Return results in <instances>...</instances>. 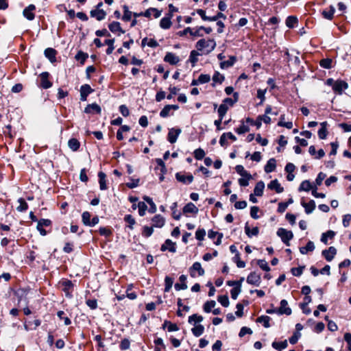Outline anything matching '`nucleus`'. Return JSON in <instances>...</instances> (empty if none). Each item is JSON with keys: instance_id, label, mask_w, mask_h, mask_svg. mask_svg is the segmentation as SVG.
I'll return each mask as SVG.
<instances>
[{"instance_id": "1", "label": "nucleus", "mask_w": 351, "mask_h": 351, "mask_svg": "<svg viewBox=\"0 0 351 351\" xmlns=\"http://www.w3.org/2000/svg\"><path fill=\"white\" fill-rule=\"evenodd\" d=\"M216 43L213 39H200L195 45V47L198 51L206 49V53H209L215 49Z\"/></svg>"}, {"instance_id": "2", "label": "nucleus", "mask_w": 351, "mask_h": 351, "mask_svg": "<svg viewBox=\"0 0 351 351\" xmlns=\"http://www.w3.org/2000/svg\"><path fill=\"white\" fill-rule=\"evenodd\" d=\"M277 235L280 237L282 241L287 245L289 246V241L293 239V234L291 230H287L285 228H280L277 230Z\"/></svg>"}, {"instance_id": "3", "label": "nucleus", "mask_w": 351, "mask_h": 351, "mask_svg": "<svg viewBox=\"0 0 351 351\" xmlns=\"http://www.w3.org/2000/svg\"><path fill=\"white\" fill-rule=\"evenodd\" d=\"M60 285L62 287V290L65 293L66 296L67 298H71V292L73 289V284L72 281L69 280H64L60 282Z\"/></svg>"}, {"instance_id": "4", "label": "nucleus", "mask_w": 351, "mask_h": 351, "mask_svg": "<svg viewBox=\"0 0 351 351\" xmlns=\"http://www.w3.org/2000/svg\"><path fill=\"white\" fill-rule=\"evenodd\" d=\"M348 88V84L343 80H336L332 90L338 95H341L343 90Z\"/></svg>"}, {"instance_id": "5", "label": "nucleus", "mask_w": 351, "mask_h": 351, "mask_svg": "<svg viewBox=\"0 0 351 351\" xmlns=\"http://www.w3.org/2000/svg\"><path fill=\"white\" fill-rule=\"evenodd\" d=\"M190 275L194 278L196 276L195 271L198 272V275L202 276L204 274V269L202 267L200 263L195 262L189 269Z\"/></svg>"}, {"instance_id": "6", "label": "nucleus", "mask_w": 351, "mask_h": 351, "mask_svg": "<svg viewBox=\"0 0 351 351\" xmlns=\"http://www.w3.org/2000/svg\"><path fill=\"white\" fill-rule=\"evenodd\" d=\"M261 275L256 272L250 273L247 277V282L248 284L258 287L261 284Z\"/></svg>"}, {"instance_id": "7", "label": "nucleus", "mask_w": 351, "mask_h": 351, "mask_svg": "<svg viewBox=\"0 0 351 351\" xmlns=\"http://www.w3.org/2000/svg\"><path fill=\"white\" fill-rule=\"evenodd\" d=\"M176 180L185 184H191L193 181V176L192 174L184 175L180 172L176 174Z\"/></svg>"}, {"instance_id": "8", "label": "nucleus", "mask_w": 351, "mask_h": 351, "mask_svg": "<svg viewBox=\"0 0 351 351\" xmlns=\"http://www.w3.org/2000/svg\"><path fill=\"white\" fill-rule=\"evenodd\" d=\"M93 92L90 85L84 84L80 87V99L81 101H86L87 97L89 94Z\"/></svg>"}, {"instance_id": "9", "label": "nucleus", "mask_w": 351, "mask_h": 351, "mask_svg": "<svg viewBox=\"0 0 351 351\" xmlns=\"http://www.w3.org/2000/svg\"><path fill=\"white\" fill-rule=\"evenodd\" d=\"M181 132H182L181 129H180V128L170 129L169 131V133H168V136H167L168 141L171 143H176L178 139V137L180 134Z\"/></svg>"}, {"instance_id": "10", "label": "nucleus", "mask_w": 351, "mask_h": 351, "mask_svg": "<svg viewBox=\"0 0 351 351\" xmlns=\"http://www.w3.org/2000/svg\"><path fill=\"white\" fill-rule=\"evenodd\" d=\"M322 254L326 260L330 262L334 258L337 254V250L335 247L331 246L328 249L323 250Z\"/></svg>"}, {"instance_id": "11", "label": "nucleus", "mask_w": 351, "mask_h": 351, "mask_svg": "<svg viewBox=\"0 0 351 351\" xmlns=\"http://www.w3.org/2000/svg\"><path fill=\"white\" fill-rule=\"evenodd\" d=\"M292 311L291 309L288 306V302L286 300H282L280 301V306L278 309V313L280 315L285 314L290 315Z\"/></svg>"}, {"instance_id": "12", "label": "nucleus", "mask_w": 351, "mask_h": 351, "mask_svg": "<svg viewBox=\"0 0 351 351\" xmlns=\"http://www.w3.org/2000/svg\"><path fill=\"white\" fill-rule=\"evenodd\" d=\"M36 10V7L33 4H30L23 10V16L29 21H32L35 18L34 11Z\"/></svg>"}, {"instance_id": "13", "label": "nucleus", "mask_w": 351, "mask_h": 351, "mask_svg": "<svg viewBox=\"0 0 351 351\" xmlns=\"http://www.w3.org/2000/svg\"><path fill=\"white\" fill-rule=\"evenodd\" d=\"M84 112L86 114L96 113L100 114L101 112V107L96 103L87 105L84 109Z\"/></svg>"}, {"instance_id": "14", "label": "nucleus", "mask_w": 351, "mask_h": 351, "mask_svg": "<svg viewBox=\"0 0 351 351\" xmlns=\"http://www.w3.org/2000/svg\"><path fill=\"white\" fill-rule=\"evenodd\" d=\"M90 16L95 18L97 21H102L106 16V12L101 9L93 10L90 12Z\"/></svg>"}, {"instance_id": "15", "label": "nucleus", "mask_w": 351, "mask_h": 351, "mask_svg": "<svg viewBox=\"0 0 351 351\" xmlns=\"http://www.w3.org/2000/svg\"><path fill=\"white\" fill-rule=\"evenodd\" d=\"M183 213L186 214H197L199 211L198 208L192 202L186 204L183 208Z\"/></svg>"}, {"instance_id": "16", "label": "nucleus", "mask_w": 351, "mask_h": 351, "mask_svg": "<svg viewBox=\"0 0 351 351\" xmlns=\"http://www.w3.org/2000/svg\"><path fill=\"white\" fill-rule=\"evenodd\" d=\"M49 75L48 72H43L40 75L41 80L40 86L45 89H47L52 86L51 82L48 80Z\"/></svg>"}, {"instance_id": "17", "label": "nucleus", "mask_w": 351, "mask_h": 351, "mask_svg": "<svg viewBox=\"0 0 351 351\" xmlns=\"http://www.w3.org/2000/svg\"><path fill=\"white\" fill-rule=\"evenodd\" d=\"M160 250L162 252L169 250L171 252H176V243L170 239H167L165 243L162 245Z\"/></svg>"}, {"instance_id": "18", "label": "nucleus", "mask_w": 351, "mask_h": 351, "mask_svg": "<svg viewBox=\"0 0 351 351\" xmlns=\"http://www.w3.org/2000/svg\"><path fill=\"white\" fill-rule=\"evenodd\" d=\"M268 189L276 191V193H280L283 192L284 189L281 186L278 180H271L267 185Z\"/></svg>"}, {"instance_id": "19", "label": "nucleus", "mask_w": 351, "mask_h": 351, "mask_svg": "<svg viewBox=\"0 0 351 351\" xmlns=\"http://www.w3.org/2000/svg\"><path fill=\"white\" fill-rule=\"evenodd\" d=\"M162 10H159L154 8H150L143 12V16L147 18H150L152 15H154V18L157 19L160 16Z\"/></svg>"}, {"instance_id": "20", "label": "nucleus", "mask_w": 351, "mask_h": 351, "mask_svg": "<svg viewBox=\"0 0 351 351\" xmlns=\"http://www.w3.org/2000/svg\"><path fill=\"white\" fill-rule=\"evenodd\" d=\"M164 60L172 65H175L180 61V58L174 53L168 52L165 55Z\"/></svg>"}, {"instance_id": "21", "label": "nucleus", "mask_w": 351, "mask_h": 351, "mask_svg": "<svg viewBox=\"0 0 351 351\" xmlns=\"http://www.w3.org/2000/svg\"><path fill=\"white\" fill-rule=\"evenodd\" d=\"M178 108V105H167L160 111V116L162 118L167 117L169 115L171 110H176Z\"/></svg>"}, {"instance_id": "22", "label": "nucleus", "mask_w": 351, "mask_h": 351, "mask_svg": "<svg viewBox=\"0 0 351 351\" xmlns=\"http://www.w3.org/2000/svg\"><path fill=\"white\" fill-rule=\"evenodd\" d=\"M152 226L156 228H162L165 222V218L160 215H155L152 219Z\"/></svg>"}, {"instance_id": "23", "label": "nucleus", "mask_w": 351, "mask_h": 351, "mask_svg": "<svg viewBox=\"0 0 351 351\" xmlns=\"http://www.w3.org/2000/svg\"><path fill=\"white\" fill-rule=\"evenodd\" d=\"M180 283H176L174 286L176 291L185 290L187 289V285L186 284V276L185 275H181L179 278Z\"/></svg>"}, {"instance_id": "24", "label": "nucleus", "mask_w": 351, "mask_h": 351, "mask_svg": "<svg viewBox=\"0 0 351 351\" xmlns=\"http://www.w3.org/2000/svg\"><path fill=\"white\" fill-rule=\"evenodd\" d=\"M45 56L49 60L53 63L56 61V51L53 48H47L45 50Z\"/></svg>"}, {"instance_id": "25", "label": "nucleus", "mask_w": 351, "mask_h": 351, "mask_svg": "<svg viewBox=\"0 0 351 351\" xmlns=\"http://www.w3.org/2000/svg\"><path fill=\"white\" fill-rule=\"evenodd\" d=\"M208 236L210 239H214L217 236V239L215 241V245H220L221 243V239L223 237V234L219 233L218 232L210 230L208 231Z\"/></svg>"}, {"instance_id": "26", "label": "nucleus", "mask_w": 351, "mask_h": 351, "mask_svg": "<svg viewBox=\"0 0 351 351\" xmlns=\"http://www.w3.org/2000/svg\"><path fill=\"white\" fill-rule=\"evenodd\" d=\"M321 128L318 130V136L320 139H325L327 136V126L328 123L326 121L320 123Z\"/></svg>"}, {"instance_id": "27", "label": "nucleus", "mask_w": 351, "mask_h": 351, "mask_svg": "<svg viewBox=\"0 0 351 351\" xmlns=\"http://www.w3.org/2000/svg\"><path fill=\"white\" fill-rule=\"evenodd\" d=\"M301 204L304 208L306 214L311 213L315 208V202L314 200H310L308 203L302 202Z\"/></svg>"}, {"instance_id": "28", "label": "nucleus", "mask_w": 351, "mask_h": 351, "mask_svg": "<svg viewBox=\"0 0 351 351\" xmlns=\"http://www.w3.org/2000/svg\"><path fill=\"white\" fill-rule=\"evenodd\" d=\"M270 113H271V107L268 105L265 108V114L258 116V119H261L266 124L270 123L271 118L267 116Z\"/></svg>"}, {"instance_id": "29", "label": "nucleus", "mask_w": 351, "mask_h": 351, "mask_svg": "<svg viewBox=\"0 0 351 351\" xmlns=\"http://www.w3.org/2000/svg\"><path fill=\"white\" fill-rule=\"evenodd\" d=\"M276 167V160L275 158H270L265 166V171L266 173H271L275 170Z\"/></svg>"}, {"instance_id": "30", "label": "nucleus", "mask_w": 351, "mask_h": 351, "mask_svg": "<svg viewBox=\"0 0 351 351\" xmlns=\"http://www.w3.org/2000/svg\"><path fill=\"white\" fill-rule=\"evenodd\" d=\"M264 189H265L264 182L263 181L258 182L254 189V195L262 196L263 193Z\"/></svg>"}, {"instance_id": "31", "label": "nucleus", "mask_w": 351, "mask_h": 351, "mask_svg": "<svg viewBox=\"0 0 351 351\" xmlns=\"http://www.w3.org/2000/svg\"><path fill=\"white\" fill-rule=\"evenodd\" d=\"M171 17L172 14H169L168 17H163L160 21V27L164 29H169L171 25Z\"/></svg>"}, {"instance_id": "32", "label": "nucleus", "mask_w": 351, "mask_h": 351, "mask_svg": "<svg viewBox=\"0 0 351 351\" xmlns=\"http://www.w3.org/2000/svg\"><path fill=\"white\" fill-rule=\"evenodd\" d=\"M315 250L314 243L311 241H309L305 247H300V252L302 254H306L308 252H313Z\"/></svg>"}, {"instance_id": "33", "label": "nucleus", "mask_w": 351, "mask_h": 351, "mask_svg": "<svg viewBox=\"0 0 351 351\" xmlns=\"http://www.w3.org/2000/svg\"><path fill=\"white\" fill-rule=\"evenodd\" d=\"M335 9L332 5H330L328 10H324L322 12L323 17L328 20H332L335 13Z\"/></svg>"}, {"instance_id": "34", "label": "nucleus", "mask_w": 351, "mask_h": 351, "mask_svg": "<svg viewBox=\"0 0 351 351\" xmlns=\"http://www.w3.org/2000/svg\"><path fill=\"white\" fill-rule=\"evenodd\" d=\"M98 177L99 182V189L102 191L107 189L106 174L104 172L100 171L98 173Z\"/></svg>"}, {"instance_id": "35", "label": "nucleus", "mask_w": 351, "mask_h": 351, "mask_svg": "<svg viewBox=\"0 0 351 351\" xmlns=\"http://www.w3.org/2000/svg\"><path fill=\"white\" fill-rule=\"evenodd\" d=\"M245 232L249 237H252L253 236H257L258 234L259 229L258 227H254L252 230H250L248 223H246L245 226Z\"/></svg>"}, {"instance_id": "36", "label": "nucleus", "mask_w": 351, "mask_h": 351, "mask_svg": "<svg viewBox=\"0 0 351 351\" xmlns=\"http://www.w3.org/2000/svg\"><path fill=\"white\" fill-rule=\"evenodd\" d=\"M189 33L191 36H202V34L199 33V29L198 28L195 31H193L191 27H186L183 31L180 32V36H184L186 34Z\"/></svg>"}, {"instance_id": "37", "label": "nucleus", "mask_w": 351, "mask_h": 351, "mask_svg": "<svg viewBox=\"0 0 351 351\" xmlns=\"http://www.w3.org/2000/svg\"><path fill=\"white\" fill-rule=\"evenodd\" d=\"M271 346L276 350L282 351L288 346V343L287 340L280 342L274 341Z\"/></svg>"}, {"instance_id": "38", "label": "nucleus", "mask_w": 351, "mask_h": 351, "mask_svg": "<svg viewBox=\"0 0 351 351\" xmlns=\"http://www.w3.org/2000/svg\"><path fill=\"white\" fill-rule=\"evenodd\" d=\"M109 29L113 32L115 33L117 32H120L121 33H124L125 32L121 29V25L119 22L117 21H113L108 25Z\"/></svg>"}, {"instance_id": "39", "label": "nucleus", "mask_w": 351, "mask_h": 351, "mask_svg": "<svg viewBox=\"0 0 351 351\" xmlns=\"http://www.w3.org/2000/svg\"><path fill=\"white\" fill-rule=\"evenodd\" d=\"M271 318L267 315H261L258 317L256 319L258 323L262 324L265 328H269V321Z\"/></svg>"}, {"instance_id": "40", "label": "nucleus", "mask_w": 351, "mask_h": 351, "mask_svg": "<svg viewBox=\"0 0 351 351\" xmlns=\"http://www.w3.org/2000/svg\"><path fill=\"white\" fill-rule=\"evenodd\" d=\"M204 317L202 315H198L197 314H193L189 317V323L192 324H193L195 326L197 325V323H200L203 321Z\"/></svg>"}, {"instance_id": "41", "label": "nucleus", "mask_w": 351, "mask_h": 351, "mask_svg": "<svg viewBox=\"0 0 351 351\" xmlns=\"http://www.w3.org/2000/svg\"><path fill=\"white\" fill-rule=\"evenodd\" d=\"M191 331L194 336L199 337L204 333V327L202 324H197L191 329Z\"/></svg>"}, {"instance_id": "42", "label": "nucleus", "mask_w": 351, "mask_h": 351, "mask_svg": "<svg viewBox=\"0 0 351 351\" xmlns=\"http://www.w3.org/2000/svg\"><path fill=\"white\" fill-rule=\"evenodd\" d=\"M68 145L71 150L75 152L80 148V143L77 139L73 138L69 141Z\"/></svg>"}, {"instance_id": "43", "label": "nucleus", "mask_w": 351, "mask_h": 351, "mask_svg": "<svg viewBox=\"0 0 351 351\" xmlns=\"http://www.w3.org/2000/svg\"><path fill=\"white\" fill-rule=\"evenodd\" d=\"M304 302L300 304V307L302 309V311L304 314H309L311 313V309L308 308V310H305L304 307L307 306V305L311 302V297L309 295H305L304 298Z\"/></svg>"}, {"instance_id": "44", "label": "nucleus", "mask_w": 351, "mask_h": 351, "mask_svg": "<svg viewBox=\"0 0 351 351\" xmlns=\"http://www.w3.org/2000/svg\"><path fill=\"white\" fill-rule=\"evenodd\" d=\"M298 20L296 16H289L286 19V25L289 28L294 27L298 23Z\"/></svg>"}, {"instance_id": "45", "label": "nucleus", "mask_w": 351, "mask_h": 351, "mask_svg": "<svg viewBox=\"0 0 351 351\" xmlns=\"http://www.w3.org/2000/svg\"><path fill=\"white\" fill-rule=\"evenodd\" d=\"M312 189V185L310 181L304 180L300 184L298 191H309Z\"/></svg>"}, {"instance_id": "46", "label": "nucleus", "mask_w": 351, "mask_h": 351, "mask_svg": "<svg viewBox=\"0 0 351 351\" xmlns=\"http://www.w3.org/2000/svg\"><path fill=\"white\" fill-rule=\"evenodd\" d=\"M236 61V58L234 56H231L229 60L221 62L220 63V67L221 69H227L228 67L232 66Z\"/></svg>"}, {"instance_id": "47", "label": "nucleus", "mask_w": 351, "mask_h": 351, "mask_svg": "<svg viewBox=\"0 0 351 351\" xmlns=\"http://www.w3.org/2000/svg\"><path fill=\"white\" fill-rule=\"evenodd\" d=\"M123 12L124 13H123V16L122 17V19L124 21H130L133 13L131 11L129 10V8H128V7L126 5H124L123 6Z\"/></svg>"}, {"instance_id": "48", "label": "nucleus", "mask_w": 351, "mask_h": 351, "mask_svg": "<svg viewBox=\"0 0 351 351\" xmlns=\"http://www.w3.org/2000/svg\"><path fill=\"white\" fill-rule=\"evenodd\" d=\"M335 232H333L332 230H328L326 232L322 234L321 237V241L326 244L328 242V239H332L335 237Z\"/></svg>"}, {"instance_id": "49", "label": "nucleus", "mask_w": 351, "mask_h": 351, "mask_svg": "<svg viewBox=\"0 0 351 351\" xmlns=\"http://www.w3.org/2000/svg\"><path fill=\"white\" fill-rule=\"evenodd\" d=\"M178 204L174 202L171 206V210H172V217L176 220H179L181 217V213L177 210Z\"/></svg>"}, {"instance_id": "50", "label": "nucleus", "mask_w": 351, "mask_h": 351, "mask_svg": "<svg viewBox=\"0 0 351 351\" xmlns=\"http://www.w3.org/2000/svg\"><path fill=\"white\" fill-rule=\"evenodd\" d=\"M285 115L282 114L280 118V121L278 123V125L280 127H285L287 129H291L293 127V123L291 121H288L287 123H285Z\"/></svg>"}, {"instance_id": "51", "label": "nucleus", "mask_w": 351, "mask_h": 351, "mask_svg": "<svg viewBox=\"0 0 351 351\" xmlns=\"http://www.w3.org/2000/svg\"><path fill=\"white\" fill-rule=\"evenodd\" d=\"M19 206L16 208V210L19 212L26 211L28 208V205L23 198H19L18 200Z\"/></svg>"}, {"instance_id": "52", "label": "nucleus", "mask_w": 351, "mask_h": 351, "mask_svg": "<svg viewBox=\"0 0 351 351\" xmlns=\"http://www.w3.org/2000/svg\"><path fill=\"white\" fill-rule=\"evenodd\" d=\"M224 78V76L221 75L219 72L215 71L213 76V86H215V83L221 84L223 82Z\"/></svg>"}, {"instance_id": "53", "label": "nucleus", "mask_w": 351, "mask_h": 351, "mask_svg": "<svg viewBox=\"0 0 351 351\" xmlns=\"http://www.w3.org/2000/svg\"><path fill=\"white\" fill-rule=\"evenodd\" d=\"M228 110V107L226 104H221L217 110L219 117L221 119H223V117L226 115L227 111Z\"/></svg>"}, {"instance_id": "54", "label": "nucleus", "mask_w": 351, "mask_h": 351, "mask_svg": "<svg viewBox=\"0 0 351 351\" xmlns=\"http://www.w3.org/2000/svg\"><path fill=\"white\" fill-rule=\"evenodd\" d=\"M199 56V53L197 51L193 50L191 51L189 61L191 62L193 66L197 62Z\"/></svg>"}, {"instance_id": "55", "label": "nucleus", "mask_w": 351, "mask_h": 351, "mask_svg": "<svg viewBox=\"0 0 351 351\" xmlns=\"http://www.w3.org/2000/svg\"><path fill=\"white\" fill-rule=\"evenodd\" d=\"M173 284V278L169 276H166L165 278V291L169 292Z\"/></svg>"}, {"instance_id": "56", "label": "nucleus", "mask_w": 351, "mask_h": 351, "mask_svg": "<svg viewBox=\"0 0 351 351\" xmlns=\"http://www.w3.org/2000/svg\"><path fill=\"white\" fill-rule=\"evenodd\" d=\"M143 199L149 204V206H150V208L149 210V212L151 213H154L156 211V206L154 203L152 199L149 197L145 196L143 197Z\"/></svg>"}, {"instance_id": "57", "label": "nucleus", "mask_w": 351, "mask_h": 351, "mask_svg": "<svg viewBox=\"0 0 351 351\" xmlns=\"http://www.w3.org/2000/svg\"><path fill=\"white\" fill-rule=\"evenodd\" d=\"M114 39H108L105 40V44L108 45V49H106V53L110 55L112 53L114 47Z\"/></svg>"}, {"instance_id": "58", "label": "nucleus", "mask_w": 351, "mask_h": 351, "mask_svg": "<svg viewBox=\"0 0 351 351\" xmlns=\"http://www.w3.org/2000/svg\"><path fill=\"white\" fill-rule=\"evenodd\" d=\"M215 305H216L215 301H214V300L208 301L204 304V307H203L204 311L206 313H210L211 311V309L213 308H214Z\"/></svg>"}, {"instance_id": "59", "label": "nucleus", "mask_w": 351, "mask_h": 351, "mask_svg": "<svg viewBox=\"0 0 351 351\" xmlns=\"http://www.w3.org/2000/svg\"><path fill=\"white\" fill-rule=\"evenodd\" d=\"M193 154L195 158L199 160L204 158L206 154L204 149L202 148H198L194 151Z\"/></svg>"}, {"instance_id": "60", "label": "nucleus", "mask_w": 351, "mask_h": 351, "mask_svg": "<svg viewBox=\"0 0 351 351\" xmlns=\"http://www.w3.org/2000/svg\"><path fill=\"white\" fill-rule=\"evenodd\" d=\"M332 61L330 58L322 59L319 62V64L324 69H330L332 67Z\"/></svg>"}, {"instance_id": "61", "label": "nucleus", "mask_w": 351, "mask_h": 351, "mask_svg": "<svg viewBox=\"0 0 351 351\" xmlns=\"http://www.w3.org/2000/svg\"><path fill=\"white\" fill-rule=\"evenodd\" d=\"M218 302L224 307L229 306V299L226 295L218 296Z\"/></svg>"}, {"instance_id": "62", "label": "nucleus", "mask_w": 351, "mask_h": 351, "mask_svg": "<svg viewBox=\"0 0 351 351\" xmlns=\"http://www.w3.org/2000/svg\"><path fill=\"white\" fill-rule=\"evenodd\" d=\"M241 286H236L234 288H232L230 291L231 298L233 300H237L239 294L241 293Z\"/></svg>"}, {"instance_id": "63", "label": "nucleus", "mask_w": 351, "mask_h": 351, "mask_svg": "<svg viewBox=\"0 0 351 351\" xmlns=\"http://www.w3.org/2000/svg\"><path fill=\"white\" fill-rule=\"evenodd\" d=\"M138 214L140 216H144L145 215V211L147 209V206L146 204L143 202H140L138 204Z\"/></svg>"}, {"instance_id": "64", "label": "nucleus", "mask_w": 351, "mask_h": 351, "mask_svg": "<svg viewBox=\"0 0 351 351\" xmlns=\"http://www.w3.org/2000/svg\"><path fill=\"white\" fill-rule=\"evenodd\" d=\"M252 178V176L250 174L248 176H242L239 179V184L241 186H247L249 185V180Z\"/></svg>"}]
</instances>
